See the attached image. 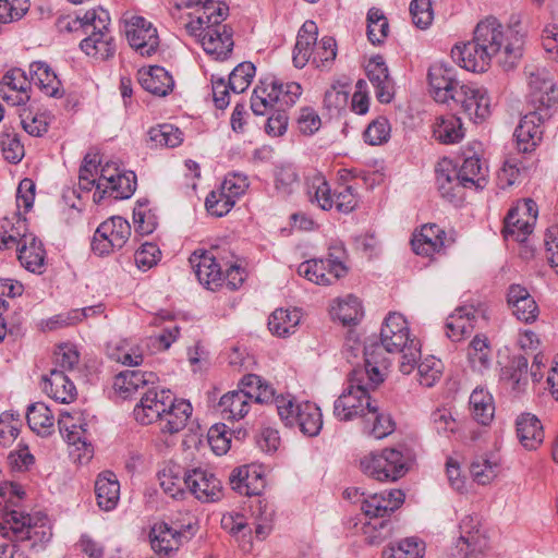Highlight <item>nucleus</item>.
I'll use <instances>...</instances> for the list:
<instances>
[{
    "label": "nucleus",
    "mask_w": 558,
    "mask_h": 558,
    "mask_svg": "<svg viewBox=\"0 0 558 558\" xmlns=\"http://www.w3.org/2000/svg\"><path fill=\"white\" fill-rule=\"evenodd\" d=\"M0 535L10 541L0 545V558H27L26 551L44 547L52 533L46 514L7 508L0 514Z\"/></svg>",
    "instance_id": "1"
},
{
    "label": "nucleus",
    "mask_w": 558,
    "mask_h": 558,
    "mask_svg": "<svg viewBox=\"0 0 558 558\" xmlns=\"http://www.w3.org/2000/svg\"><path fill=\"white\" fill-rule=\"evenodd\" d=\"M197 16L185 24L187 33L198 38L205 52L215 60H226L232 52L234 43L232 28L222 24L229 8L214 0H196Z\"/></svg>",
    "instance_id": "2"
},
{
    "label": "nucleus",
    "mask_w": 558,
    "mask_h": 558,
    "mask_svg": "<svg viewBox=\"0 0 558 558\" xmlns=\"http://www.w3.org/2000/svg\"><path fill=\"white\" fill-rule=\"evenodd\" d=\"M57 25L61 32L86 34L80 43V48L87 56L101 61L114 56V38L109 29L110 16L105 9H92L74 17H60Z\"/></svg>",
    "instance_id": "3"
},
{
    "label": "nucleus",
    "mask_w": 558,
    "mask_h": 558,
    "mask_svg": "<svg viewBox=\"0 0 558 558\" xmlns=\"http://www.w3.org/2000/svg\"><path fill=\"white\" fill-rule=\"evenodd\" d=\"M361 510L369 519L362 529L364 541L379 545L390 535V515L402 506L405 496L400 489H390L368 496L361 493Z\"/></svg>",
    "instance_id": "4"
},
{
    "label": "nucleus",
    "mask_w": 558,
    "mask_h": 558,
    "mask_svg": "<svg viewBox=\"0 0 558 558\" xmlns=\"http://www.w3.org/2000/svg\"><path fill=\"white\" fill-rule=\"evenodd\" d=\"M473 39L490 56L497 57L498 63L505 70L512 69L521 57L522 40L518 32L505 29L494 16H488L476 25Z\"/></svg>",
    "instance_id": "5"
},
{
    "label": "nucleus",
    "mask_w": 558,
    "mask_h": 558,
    "mask_svg": "<svg viewBox=\"0 0 558 558\" xmlns=\"http://www.w3.org/2000/svg\"><path fill=\"white\" fill-rule=\"evenodd\" d=\"M380 342L388 353H400V372L409 375L413 372L416 361L421 357V344L411 338L408 322L399 313H390L380 329Z\"/></svg>",
    "instance_id": "6"
},
{
    "label": "nucleus",
    "mask_w": 558,
    "mask_h": 558,
    "mask_svg": "<svg viewBox=\"0 0 558 558\" xmlns=\"http://www.w3.org/2000/svg\"><path fill=\"white\" fill-rule=\"evenodd\" d=\"M275 405L286 426L299 428L308 437L319 434L323 427V415L315 403L310 401L296 403L291 395H280L275 399Z\"/></svg>",
    "instance_id": "7"
},
{
    "label": "nucleus",
    "mask_w": 558,
    "mask_h": 558,
    "mask_svg": "<svg viewBox=\"0 0 558 558\" xmlns=\"http://www.w3.org/2000/svg\"><path fill=\"white\" fill-rule=\"evenodd\" d=\"M363 473L379 482H395L407 474L410 457L401 449L386 448L371 452L360 461Z\"/></svg>",
    "instance_id": "8"
},
{
    "label": "nucleus",
    "mask_w": 558,
    "mask_h": 558,
    "mask_svg": "<svg viewBox=\"0 0 558 558\" xmlns=\"http://www.w3.org/2000/svg\"><path fill=\"white\" fill-rule=\"evenodd\" d=\"M302 86L296 82L282 83L279 80L271 78L260 82L251 97V109L256 116L267 114L275 104L281 106H293L302 95Z\"/></svg>",
    "instance_id": "9"
},
{
    "label": "nucleus",
    "mask_w": 558,
    "mask_h": 558,
    "mask_svg": "<svg viewBox=\"0 0 558 558\" xmlns=\"http://www.w3.org/2000/svg\"><path fill=\"white\" fill-rule=\"evenodd\" d=\"M368 380L360 378L353 380V374L348 376V386L333 403V415L342 422L351 421L356 416L365 417L368 412L367 403L374 405L376 400L369 396V390L375 389Z\"/></svg>",
    "instance_id": "10"
},
{
    "label": "nucleus",
    "mask_w": 558,
    "mask_h": 558,
    "mask_svg": "<svg viewBox=\"0 0 558 558\" xmlns=\"http://www.w3.org/2000/svg\"><path fill=\"white\" fill-rule=\"evenodd\" d=\"M527 104L538 110L542 117H551L558 106V92L551 72L545 68H535L527 71Z\"/></svg>",
    "instance_id": "11"
},
{
    "label": "nucleus",
    "mask_w": 558,
    "mask_h": 558,
    "mask_svg": "<svg viewBox=\"0 0 558 558\" xmlns=\"http://www.w3.org/2000/svg\"><path fill=\"white\" fill-rule=\"evenodd\" d=\"M131 235V226L124 218L113 216L98 226L95 231L92 250L102 256L122 248Z\"/></svg>",
    "instance_id": "12"
},
{
    "label": "nucleus",
    "mask_w": 558,
    "mask_h": 558,
    "mask_svg": "<svg viewBox=\"0 0 558 558\" xmlns=\"http://www.w3.org/2000/svg\"><path fill=\"white\" fill-rule=\"evenodd\" d=\"M87 425V418L82 411L61 412L58 420L61 435L70 445L76 446L77 450L83 451L77 456L80 461H89L94 452L93 446L88 440Z\"/></svg>",
    "instance_id": "13"
},
{
    "label": "nucleus",
    "mask_w": 558,
    "mask_h": 558,
    "mask_svg": "<svg viewBox=\"0 0 558 558\" xmlns=\"http://www.w3.org/2000/svg\"><path fill=\"white\" fill-rule=\"evenodd\" d=\"M537 218V207L533 199H525L522 204L509 209L504 219L502 235L505 240L523 243L532 233Z\"/></svg>",
    "instance_id": "14"
},
{
    "label": "nucleus",
    "mask_w": 558,
    "mask_h": 558,
    "mask_svg": "<svg viewBox=\"0 0 558 558\" xmlns=\"http://www.w3.org/2000/svg\"><path fill=\"white\" fill-rule=\"evenodd\" d=\"M189 262L198 282L206 289L217 291L223 287V266L227 263H220L217 248L195 251Z\"/></svg>",
    "instance_id": "15"
},
{
    "label": "nucleus",
    "mask_w": 558,
    "mask_h": 558,
    "mask_svg": "<svg viewBox=\"0 0 558 558\" xmlns=\"http://www.w3.org/2000/svg\"><path fill=\"white\" fill-rule=\"evenodd\" d=\"M110 163H106L98 178L97 191L94 193V202L100 203L106 196L114 199L130 198L136 190V175L133 171L107 175Z\"/></svg>",
    "instance_id": "16"
},
{
    "label": "nucleus",
    "mask_w": 558,
    "mask_h": 558,
    "mask_svg": "<svg viewBox=\"0 0 558 558\" xmlns=\"http://www.w3.org/2000/svg\"><path fill=\"white\" fill-rule=\"evenodd\" d=\"M470 120H484L490 113V98L487 89L476 84H462L452 96Z\"/></svg>",
    "instance_id": "17"
},
{
    "label": "nucleus",
    "mask_w": 558,
    "mask_h": 558,
    "mask_svg": "<svg viewBox=\"0 0 558 558\" xmlns=\"http://www.w3.org/2000/svg\"><path fill=\"white\" fill-rule=\"evenodd\" d=\"M348 272L347 267L332 254L325 259H310L301 263L298 267V274L307 280L320 284L329 286L338 279L344 277Z\"/></svg>",
    "instance_id": "18"
},
{
    "label": "nucleus",
    "mask_w": 558,
    "mask_h": 558,
    "mask_svg": "<svg viewBox=\"0 0 558 558\" xmlns=\"http://www.w3.org/2000/svg\"><path fill=\"white\" fill-rule=\"evenodd\" d=\"M389 364L381 342L372 343L364 348V367H355L350 373L353 374V380L362 378L368 380L372 387H377L385 380Z\"/></svg>",
    "instance_id": "19"
},
{
    "label": "nucleus",
    "mask_w": 558,
    "mask_h": 558,
    "mask_svg": "<svg viewBox=\"0 0 558 558\" xmlns=\"http://www.w3.org/2000/svg\"><path fill=\"white\" fill-rule=\"evenodd\" d=\"M460 536L456 543L459 558H478L487 547V539L481 531L477 517L465 515L459 525Z\"/></svg>",
    "instance_id": "20"
},
{
    "label": "nucleus",
    "mask_w": 558,
    "mask_h": 558,
    "mask_svg": "<svg viewBox=\"0 0 558 558\" xmlns=\"http://www.w3.org/2000/svg\"><path fill=\"white\" fill-rule=\"evenodd\" d=\"M460 536L456 543L459 558H478L487 547V539L481 531L477 517L465 515L459 525Z\"/></svg>",
    "instance_id": "21"
},
{
    "label": "nucleus",
    "mask_w": 558,
    "mask_h": 558,
    "mask_svg": "<svg viewBox=\"0 0 558 558\" xmlns=\"http://www.w3.org/2000/svg\"><path fill=\"white\" fill-rule=\"evenodd\" d=\"M130 46L143 57H150L158 50L159 36L151 22L143 16H133L126 26Z\"/></svg>",
    "instance_id": "22"
},
{
    "label": "nucleus",
    "mask_w": 558,
    "mask_h": 558,
    "mask_svg": "<svg viewBox=\"0 0 558 558\" xmlns=\"http://www.w3.org/2000/svg\"><path fill=\"white\" fill-rule=\"evenodd\" d=\"M436 186L440 196L450 203L459 204L464 198L465 183L458 168L448 158L441 159L435 168Z\"/></svg>",
    "instance_id": "23"
},
{
    "label": "nucleus",
    "mask_w": 558,
    "mask_h": 558,
    "mask_svg": "<svg viewBox=\"0 0 558 558\" xmlns=\"http://www.w3.org/2000/svg\"><path fill=\"white\" fill-rule=\"evenodd\" d=\"M185 486L190 494L203 502L216 501L221 496L220 480L210 471L202 468L185 471Z\"/></svg>",
    "instance_id": "24"
},
{
    "label": "nucleus",
    "mask_w": 558,
    "mask_h": 558,
    "mask_svg": "<svg viewBox=\"0 0 558 558\" xmlns=\"http://www.w3.org/2000/svg\"><path fill=\"white\" fill-rule=\"evenodd\" d=\"M168 402H170L169 390L157 391L154 388H148L133 410L134 418L142 425L160 422L168 409Z\"/></svg>",
    "instance_id": "25"
},
{
    "label": "nucleus",
    "mask_w": 558,
    "mask_h": 558,
    "mask_svg": "<svg viewBox=\"0 0 558 558\" xmlns=\"http://www.w3.org/2000/svg\"><path fill=\"white\" fill-rule=\"evenodd\" d=\"M453 240L436 223L424 225L411 240L412 250L417 255L432 256L448 247Z\"/></svg>",
    "instance_id": "26"
},
{
    "label": "nucleus",
    "mask_w": 558,
    "mask_h": 558,
    "mask_svg": "<svg viewBox=\"0 0 558 558\" xmlns=\"http://www.w3.org/2000/svg\"><path fill=\"white\" fill-rule=\"evenodd\" d=\"M550 117H542L538 110L533 109L522 117L519 125L514 130L519 153L532 151L542 140V123Z\"/></svg>",
    "instance_id": "27"
},
{
    "label": "nucleus",
    "mask_w": 558,
    "mask_h": 558,
    "mask_svg": "<svg viewBox=\"0 0 558 558\" xmlns=\"http://www.w3.org/2000/svg\"><path fill=\"white\" fill-rule=\"evenodd\" d=\"M366 75L375 88V96L381 104H389L395 96V83L381 56L373 57L366 68Z\"/></svg>",
    "instance_id": "28"
},
{
    "label": "nucleus",
    "mask_w": 558,
    "mask_h": 558,
    "mask_svg": "<svg viewBox=\"0 0 558 558\" xmlns=\"http://www.w3.org/2000/svg\"><path fill=\"white\" fill-rule=\"evenodd\" d=\"M31 85L32 81L26 73L22 69L13 68L4 74L0 92L5 101L13 106H22L31 99Z\"/></svg>",
    "instance_id": "29"
},
{
    "label": "nucleus",
    "mask_w": 558,
    "mask_h": 558,
    "mask_svg": "<svg viewBox=\"0 0 558 558\" xmlns=\"http://www.w3.org/2000/svg\"><path fill=\"white\" fill-rule=\"evenodd\" d=\"M480 316V310L475 308L473 305L458 307L447 318L445 325L446 336L452 341H461L464 337L473 332Z\"/></svg>",
    "instance_id": "30"
},
{
    "label": "nucleus",
    "mask_w": 558,
    "mask_h": 558,
    "mask_svg": "<svg viewBox=\"0 0 558 558\" xmlns=\"http://www.w3.org/2000/svg\"><path fill=\"white\" fill-rule=\"evenodd\" d=\"M430 93L437 102L452 100L454 92L461 86L453 76V71L444 64H434L428 70Z\"/></svg>",
    "instance_id": "31"
},
{
    "label": "nucleus",
    "mask_w": 558,
    "mask_h": 558,
    "mask_svg": "<svg viewBox=\"0 0 558 558\" xmlns=\"http://www.w3.org/2000/svg\"><path fill=\"white\" fill-rule=\"evenodd\" d=\"M69 374L58 368H51L50 373L43 377L44 391L57 402L71 403L77 397L76 387Z\"/></svg>",
    "instance_id": "32"
},
{
    "label": "nucleus",
    "mask_w": 558,
    "mask_h": 558,
    "mask_svg": "<svg viewBox=\"0 0 558 558\" xmlns=\"http://www.w3.org/2000/svg\"><path fill=\"white\" fill-rule=\"evenodd\" d=\"M507 302L518 320L531 324L538 317V306L526 288L511 284L507 293Z\"/></svg>",
    "instance_id": "33"
},
{
    "label": "nucleus",
    "mask_w": 558,
    "mask_h": 558,
    "mask_svg": "<svg viewBox=\"0 0 558 558\" xmlns=\"http://www.w3.org/2000/svg\"><path fill=\"white\" fill-rule=\"evenodd\" d=\"M451 54L463 69L478 73L485 72L494 58L487 50L480 47L474 39L462 46H454Z\"/></svg>",
    "instance_id": "34"
},
{
    "label": "nucleus",
    "mask_w": 558,
    "mask_h": 558,
    "mask_svg": "<svg viewBox=\"0 0 558 558\" xmlns=\"http://www.w3.org/2000/svg\"><path fill=\"white\" fill-rule=\"evenodd\" d=\"M29 234L26 218L22 217L21 211H15L12 217L2 218L0 220V250L17 247Z\"/></svg>",
    "instance_id": "35"
},
{
    "label": "nucleus",
    "mask_w": 558,
    "mask_h": 558,
    "mask_svg": "<svg viewBox=\"0 0 558 558\" xmlns=\"http://www.w3.org/2000/svg\"><path fill=\"white\" fill-rule=\"evenodd\" d=\"M515 432L520 444L527 450H536L544 440L543 425L532 413H521L517 417Z\"/></svg>",
    "instance_id": "36"
},
{
    "label": "nucleus",
    "mask_w": 558,
    "mask_h": 558,
    "mask_svg": "<svg viewBox=\"0 0 558 558\" xmlns=\"http://www.w3.org/2000/svg\"><path fill=\"white\" fill-rule=\"evenodd\" d=\"M318 28L315 22L306 21L300 28L293 49L292 61L295 68H304L315 51Z\"/></svg>",
    "instance_id": "37"
},
{
    "label": "nucleus",
    "mask_w": 558,
    "mask_h": 558,
    "mask_svg": "<svg viewBox=\"0 0 558 558\" xmlns=\"http://www.w3.org/2000/svg\"><path fill=\"white\" fill-rule=\"evenodd\" d=\"M15 250L23 267L32 272H43L46 251L35 234L31 233L26 239H23V242Z\"/></svg>",
    "instance_id": "38"
},
{
    "label": "nucleus",
    "mask_w": 558,
    "mask_h": 558,
    "mask_svg": "<svg viewBox=\"0 0 558 558\" xmlns=\"http://www.w3.org/2000/svg\"><path fill=\"white\" fill-rule=\"evenodd\" d=\"M231 488L241 495L258 496L265 487V481L256 469L241 466L229 476Z\"/></svg>",
    "instance_id": "39"
},
{
    "label": "nucleus",
    "mask_w": 558,
    "mask_h": 558,
    "mask_svg": "<svg viewBox=\"0 0 558 558\" xmlns=\"http://www.w3.org/2000/svg\"><path fill=\"white\" fill-rule=\"evenodd\" d=\"M95 494L100 509L113 510L120 499V484L117 475L111 471L100 473L95 482Z\"/></svg>",
    "instance_id": "40"
},
{
    "label": "nucleus",
    "mask_w": 558,
    "mask_h": 558,
    "mask_svg": "<svg viewBox=\"0 0 558 558\" xmlns=\"http://www.w3.org/2000/svg\"><path fill=\"white\" fill-rule=\"evenodd\" d=\"M192 405L186 400H174L170 395L168 409L160 421V429L163 433L175 434L182 430L192 415Z\"/></svg>",
    "instance_id": "41"
},
{
    "label": "nucleus",
    "mask_w": 558,
    "mask_h": 558,
    "mask_svg": "<svg viewBox=\"0 0 558 558\" xmlns=\"http://www.w3.org/2000/svg\"><path fill=\"white\" fill-rule=\"evenodd\" d=\"M32 82L47 96L61 98L64 94L62 83L51 68L43 61L29 65Z\"/></svg>",
    "instance_id": "42"
},
{
    "label": "nucleus",
    "mask_w": 558,
    "mask_h": 558,
    "mask_svg": "<svg viewBox=\"0 0 558 558\" xmlns=\"http://www.w3.org/2000/svg\"><path fill=\"white\" fill-rule=\"evenodd\" d=\"M156 380L157 376L153 372L124 371L114 377L113 387L123 398H129L140 389L154 385Z\"/></svg>",
    "instance_id": "43"
},
{
    "label": "nucleus",
    "mask_w": 558,
    "mask_h": 558,
    "mask_svg": "<svg viewBox=\"0 0 558 558\" xmlns=\"http://www.w3.org/2000/svg\"><path fill=\"white\" fill-rule=\"evenodd\" d=\"M140 84L153 95L163 97L172 92L174 81L162 66L154 65L147 71L140 72Z\"/></svg>",
    "instance_id": "44"
},
{
    "label": "nucleus",
    "mask_w": 558,
    "mask_h": 558,
    "mask_svg": "<svg viewBox=\"0 0 558 558\" xmlns=\"http://www.w3.org/2000/svg\"><path fill=\"white\" fill-rule=\"evenodd\" d=\"M368 412L364 418V432L376 439H383L395 430V422L388 413L379 410L377 402L367 403Z\"/></svg>",
    "instance_id": "45"
},
{
    "label": "nucleus",
    "mask_w": 558,
    "mask_h": 558,
    "mask_svg": "<svg viewBox=\"0 0 558 558\" xmlns=\"http://www.w3.org/2000/svg\"><path fill=\"white\" fill-rule=\"evenodd\" d=\"M433 135L441 144H456L464 137L461 119L456 114L442 116L436 119Z\"/></svg>",
    "instance_id": "46"
},
{
    "label": "nucleus",
    "mask_w": 558,
    "mask_h": 558,
    "mask_svg": "<svg viewBox=\"0 0 558 558\" xmlns=\"http://www.w3.org/2000/svg\"><path fill=\"white\" fill-rule=\"evenodd\" d=\"M185 471L177 464H169L158 474L161 488L174 499H183L186 495Z\"/></svg>",
    "instance_id": "47"
},
{
    "label": "nucleus",
    "mask_w": 558,
    "mask_h": 558,
    "mask_svg": "<svg viewBox=\"0 0 558 558\" xmlns=\"http://www.w3.org/2000/svg\"><path fill=\"white\" fill-rule=\"evenodd\" d=\"M240 389L246 395L250 402L255 401L257 403H275V390L271 386L264 383L262 377L255 374L245 375L240 381Z\"/></svg>",
    "instance_id": "48"
},
{
    "label": "nucleus",
    "mask_w": 558,
    "mask_h": 558,
    "mask_svg": "<svg viewBox=\"0 0 558 558\" xmlns=\"http://www.w3.org/2000/svg\"><path fill=\"white\" fill-rule=\"evenodd\" d=\"M221 415L227 421L243 418L250 411L251 402L245 393L239 390L229 391L220 398L218 404Z\"/></svg>",
    "instance_id": "49"
},
{
    "label": "nucleus",
    "mask_w": 558,
    "mask_h": 558,
    "mask_svg": "<svg viewBox=\"0 0 558 558\" xmlns=\"http://www.w3.org/2000/svg\"><path fill=\"white\" fill-rule=\"evenodd\" d=\"M470 410L473 418L481 425H488L495 415L493 396L483 388H476L470 396Z\"/></svg>",
    "instance_id": "50"
},
{
    "label": "nucleus",
    "mask_w": 558,
    "mask_h": 558,
    "mask_svg": "<svg viewBox=\"0 0 558 558\" xmlns=\"http://www.w3.org/2000/svg\"><path fill=\"white\" fill-rule=\"evenodd\" d=\"M458 171L466 189L482 190L487 184V167L477 156L465 158Z\"/></svg>",
    "instance_id": "51"
},
{
    "label": "nucleus",
    "mask_w": 558,
    "mask_h": 558,
    "mask_svg": "<svg viewBox=\"0 0 558 558\" xmlns=\"http://www.w3.org/2000/svg\"><path fill=\"white\" fill-rule=\"evenodd\" d=\"M301 312L298 308L283 310L277 308L272 312L268 319V329L272 335L287 337L294 333L295 328L300 324Z\"/></svg>",
    "instance_id": "52"
},
{
    "label": "nucleus",
    "mask_w": 558,
    "mask_h": 558,
    "mask_svg": "<svg viewBox=\"0 0 558 558\" xmlns=\"http://www.w3.org/2000/svg\"><path fill=\"white\" fill-rule=\"evenodd\" d=\"M527 367L529 361L524 355L513 356L505 368L501 371V379L510 385L511 389L521 392L527 386Z\"/></svg>",
    "instance_id": "53"
},
{
    "label": "nucleus",
    "mask_w": 558,
    "mask_h": 558,
    "mask_svg": "<svg viewBox=\"0 0 558 558\" xmlns=\"http://www.w3.org/2000/svg\"><path fill=\"white\" fill-rule=\"evenodd\" d=\"M307 194L312 203L324 210L333 207V195L331 189L322 173H315L307 178Z\"/></svg>",
    "instance_id": "54"
},
{
    "label": "nucleus",
    "mask_w": 558,
    "mask_h": 558,
    "mask_svg": "<svg viewBox=\"0 0 558 558\" xmlns=\"http://www.w3.org/2000/svg\"><path fill=\"white\" fill-rule=\"evenodd\" d=\"M296 168L290 163L279 165L274 171V186L277 195L288 197L299 187Z\"/></svg>",
    "instance_id": "55"
},
{
    "label": "nucleus",
    "mask_w": 558,
    "mask_h": 558,
    "mask_svg": "<svg viewBox=\"0 0 558 558\" xmlns=\"http://www.w3.org/2000/svg\"><path fill=\"white\" fill-rule=\"evenodd\" d=\"M26 421L29 428L37 434L48 435L53 427V415L43 402H36L27 408Z\"/></svg>",
    "instance_id": "56"
},
{
    "label": "nucleus",
    "mask_w": 558,
    "mask_h": 558,
    "mask_svg": "<svg viewBox=\"0 0 558 558\" xmlns=\"http://www.w3.org/2000/svg\"><path fill=\"white\" fill-rule=\"evenodd\" d=\"M521 153L507 156L502 168L498 171L497 183L501 189H507L518 182L521 173L527 169V166L520 156Z\"/></svg>",
    "instance_id": "57"
},
{
    "label": "nucleus",
    "mask_w": 558,
    "mask_h": 558,
    "mask_svg": "<svg viewBox=\"0 0 558 558\" xmlns=\"http://www.w3.org/2000/svg\"><path fill=\"white\" fill-rule=\"evenodd\" d=\"M425 544L416 537H408L384 549L383 558H423Z\"/></svg>",
    "instance_id": "58"
},
{
    "label": "nucleus",
    "mask_w": 558,
    "mask_h": 558,
    "mask_svg": "<svg viewBox=\"0 0 558 558\" xmlns=\"http://www.w3.org/2000/svg\"><path fill=\"white\" fill-rule=\"evenodd\" d=\"M389 23L380 9L372 8L367 12V37L373 45H380L388 36Z\"/></svg>",
    "instance_id": "59"
},
{
    "label": "nucleus",
    "mask_w": 558,
    "mask_h": 558,
    "mask_svg": "<svg viewBox=\"0 0 558 558\" xmlns=\"http://www.w3.org/2000/svg\"><path fill=\"white\" fill-rule=\"evenodd\" d=\"M332 311L333 316L344 326L357 324L363 316L361 302L354 295H348L344 300L339 301Z\"/></svg>",
    "instance_id": "60"
},
{
    "label": "nucleus",
    "mask_w": 558,
    "mask_h": 558,
    "mask_svg": "<svg viewBox=\"0 0 558 558\" xmlns=\"http://www.w3.org/2000/svg\"><path fill=\"white\" fill-rule=\"evenodd\" d=\"M252 514L255 518V534L259 539H264L271 530L275 511L265 499L258 498L255 505L251 506Z\"/></svg>",
    "instance_id": "61"
},
{
    "label": "nucleus",
    "mask_w": 558,
    "mask_h": 558,
    "mask_svg": "<svg viewBox=\"0 0 558 558\" xmlns=\"http://www.w3.org/2000/svg\"><path fill=\"white\" fill-rule=\"evenodd\" d=\"M499 470L497 460H492L486 456L477 457L470 465L471 475L481 485L489 484L498 475Z\"/></svg>",
    "instance_id": "62"
},
{
    "label": "nucleus",
    "mask_w": 558,
    "mask_h": 558,
    "mask_svg": "<svg viewBox=\"0 0 558 558\" xmlns=\"http://www.w3.org/2000/svg\"><path fill=\"white\" fill-rule=\"evenodd\" d=\"M490 348L488 339L483 335H476L468 349V357L474 368H487L489 365Z\"/></svg>",
    "instance_id": "63"
},
{
    "label": "nucleus",
    "mask_w": 558,
    "mask_h": 558,
    "mask_svg": "<svg viewBox=\"0 0 558 558\" xmlns=\"http://www.w3.org/2000/svg\"><path fill=\"white\" fill-rule=\"evenodd\" d=\"M80 353L71 343L59 344L53 352V368L72 373L78 366Z\"/></svg>",
    "instance_id": "64"
}]
</instances>
